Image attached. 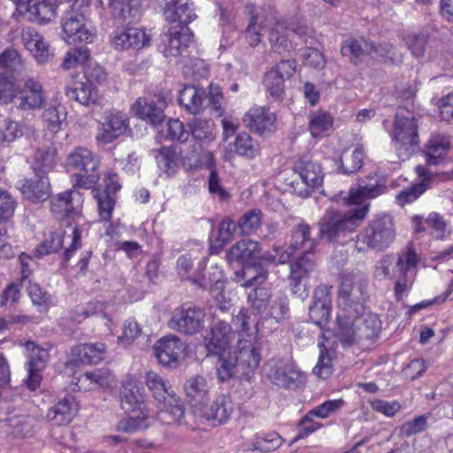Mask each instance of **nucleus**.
<instances>
[{"mask_svg":"<svg viewBox=\"0 0 453 453\" xmlns=\"http://www.w3.org/2000/svg\"><path fill=\"white\" fill-rule=\"evenodd\" d=\"M418 261L416 251L408 247L397 255L387 254L379 259L374 265L373 276L379 280L393 279L403 270L417 268Z\"/></svg>","mask_w":453,"mask_h":453,"instance_id":"1a4fd4ad","label":"nucleus"},{"mask_svg":"<svg viewBox=\"0 0 453 453\" xmlns=\"http://www.w3.org/2000/svg\"><path fill=\"white\" fill-rule=\"evenodd\" d=\"M316 262L313 253H302L289 265V287L293 295L304 300L309 296L307 280L314 271Z\"/></svg>","mask_w":453,"mask_h":453,"instance_id":"ddd939ff","label":"nucleus"},{"mask_svg":"<svg viewBox=\"0 0 453 453\" xmlns=\"http://www.w3.org/2000/svg\"><path fill=\"white\" fill-rule=\"evenodd\" d=\"M391 137L399 157H409L419 143L418 119L412 113L403 110L396 112Z\"/></svg>","mask_w":453,"mask_h":453,"instance_id":"0eeeda50","label":"nucleus"},{"mask_svg":"<svg viewBox=\"0 0 453 453\" xmlns=\"http://www.w3.org/2000/svg\"><path fill=\"white\" fill-rule=\"evenodd\" d=\"M67 164L75 170L89 173L98 170L100 161L88 149L77 147L68 155Z\"/></svg>","mask_w":453,"mask_h":453,"instance_id":"58836bf2","label":"nucleus"},{"mask_svg":"<svg viewBox=\"0 0 453 453\" xmlns=\"http://www.w3.org/2000/svg\"><path fill=\"white\" fill-rule=\"evenodd\" d=\"M150 36L145 30L137 27L117 29L111 36V42L116 50H140L149 45Z\"/></svg>","mask_w":453,"mask_h":453,"instance_id":"b1692460","label":"nucleus"},{"mask_svg":"<svg viewBox=\"0 0 453 453\" xmlns=\"http://www.w3.org/2000/svg\"><path fill=\"white\" fill-rule=\"evenodd\" d=\"M205 99L204 90L194 86H185L180 91L179 103L191 114H197L203 110Z\"/></svg>","mask_w":453,"mask_h":453,"instance_id":"79ce46f5","label":"nucleus"},{"mask_svg":"<svg viewBox=\"0 0 453 453\" xmlns=\"http://www.w3.org/2000/svg\"><path fill=\"white\" fill-rule=\"evenodd\" d=\"M16 10L25 19L45 24L57 15L58 0H12Z\"/></svg>","mask_w":453,"mask_h":453,"instance_id":"dca6fc26","label":"nucleus"},{"mask_svg":"<svg viewBox=\"0 0 453 453\" xmlns=\"http://www.w3.org/2000/svg\"><path fill=\"white\" fill-rule=\"evenodd\" d=\"M157 167L166 177L173 176L179 168L178 161L173 152L163 148L156 157Z\"/></svg>","mask_w":453,"mask_h":453,"instance_id":"0e129e2a","label":"nucleus"},{"mask_svg":"<svg viewBox=\"0 0 453 453\" xmlns=\"http://www.w3.org/2000/svg\"><path fill=\"white\" fill-rule=\"evenodd\" d=\"M112 375L108 369H96L86 372L76 380L75 385L79 390L90 391L96 388H107L112 381Z\"/></svg>","mask_w":453,"mask_h":453,"instance_id":"4c0bfd02","label":"nucleus"},{"mask_svg":"<svg viewBox=\"0 0 453 453\" xmlns=\"http://www.w3.org/2000/svg\"><path fill=\"white\" fill-rule=\"evenodd\" d=\"M158 133L162 137L169 140L186 142L189 132L184 128L183 123L179 119H169L165 125L161 122Z\"/></svg>","mask_w":453,"mask_h":453,"instance_id":"5fc2aeb1","label":"nucleus"},{"mask_svg":"<svg viewBox=\"0 0 453 453\" xmlns=\"http://www.w3.org/2000/svg\"><path fill=\"white\" fill-rule=\"evenodd\" d=\"M234 147L237 155L249 159L256 157L260 152L258 142L247 133H241L236 135Z\"/></svg>","mask_w":453,"mask_h":453,"instance_id":"603ef678","label":"nucleus"},{"mask_svg":"<svg viewBox=\"0 0 453 453\" xmlns=\"http://www.w3.org/2000/svg\"><path fill=\"white\" fill-rule=\"evenodd\" d=\"M451 142L449 135L434 134L430 136L424 146L423 155L427 165L442 164L449 152Z\"/></svg>","mask_w":453,"mask_h":453,"instance_id":"7c9ffc66","label":"nucleus"},{"mask_svg":"<svg viewBox=\"0 0 453 453\" xmlns=\"http://www.w3.org/2000/svg\"><path fill=\"white\" fill-rule=\"evenodd\" d=\"M90 56L87 47H77L67 51L64 57L61 66L65 70L84 65Z\"/></svg>","mask_w":453,"mask_h":453,"instance_id":"e2e57ef3","label":"nucleus"},{"mask_svg":"<svg viewBox=\"0 0 453 453\" xmlns=\"http://www.w3.org/2000/svg\"><path fill=\"white\" fill-rule=\"evenodd\" d=\"M233 356L240 375L254 372L261 361L260 349L251 339H240Z\"/></svg>","mask_w":453,"mask_h":453,"instance_id":"aec40b11","label":"nucleus"},{"mask_svg":"<svg viewBox=\"0 0 453 453\" xmlns=\"http://www.w3.org/2000/svg\"><path fill=\"white\" fill-rule=\"evenodd\" d=\"M162 7L165 19L171 23L188 26L196 18L189 0H163Z\"/></svg>","mask_w":453,"mask_h":453,"instance_id":"72a5a7b5","label":"nucleus"},{"mask_svg":"<svg viewBox=\"0 0 453 453\" xmlns=\"http://www.w3.org/2000/svg\"><path fill=\"white\" fill-rule=\"evenodd\" d=\"M217 356L219 357V360L216 368L219 380L226 381L235 375H240L237 364L230 351Z\"/></svg>","mask_w":453,"mask_h":453,"instance_id":"6e6d98bb","label":"nucleus"},{"mask_svg":"<svg viewBox=\"0 0 453 453\" xmlns=\"http://www.w3.org/2000/svg\"><path fill=\"white\" fill-rule=\"evenodd\" d=\"M58 162L55 147L48 146L38 149L34 157V171L35 173H45L52 170Z\"/></svg>","mask_w":453,"mask_h":453,"instance_id":"09e8293b","label":"nucleus"},{"mask_svg":"<svg viewBox=\"0 0 453 453\" xmlns=\"http://www.w3.org/2000/svg\"><path fill=\"white\" fill-rule=\"evenodd\" d=\"M70 234H67L66 230L58 228L52 232L48 238L44 240L35 250V256L42 257L50 253L58 251L64 243L65 237L71 240V243L68 248L65 250L64 260L65 262L73 256L74 252L81 248V231L78 228L77 224L75 226H67Z\"/></svg>","mask_w":453,"mask_h":453,"instance_id":"f8f14e48","label":"nucleus"},{"mask_svg":"<svg viewBox=\"0 0 453 453\" xmlns=\"http://www.w3.org/2000/svg\"><path fill=\"white\" fill-rule=\"evenodd\" d=\"M204 311L195 305H183L172 312L168 326L173 331L192 335L204 327Z\"/></svg>","mask_w":453,"mask_h":453,"instance_id":"4468645a","label":"nucleus"},{"mask_svg":"<svg viewBox=\"0 0 453 453\" xmlns=\"http://www.w3.org/2000/svg\"><path fill=\"white\" fill-rule=\"evenodd\" d=\"M6 432L14 436H27L31 433L32 419L26 416H13L4 420Z\"/></svg>","mask_w":453,"mask_h":453,"instance_id":"052dcab7","label":"nucleus"},{"mask_svg":"<svg viewBox=\"0 0 453 453\" xmlns=\"http://www.w3.org/2000/svg\"><path fill=\"white\" fill-rule=\"evenodd\" d=\"M293 170L309 188H318L323 183L324 173L320 165L307 157L298 159L295 163Z\"/></svg>","mask_w":453,"mask_h":453,"instance_id":"f704fd0d","label":"nucleus"},{"mask_svg":"<svg viewBox=\"0 0 453 453\" xmlns=\"http://www.w3.org/2000/svg\"><path fill=\"white\" fill-rule=\"evenodd\" d=\"M395 235L393 217L388 213H379L369 220L357 236L355 249L359 253H365L368 250L382 251L395 242Z\"/></svg>","mask_w":453,"mask_h":453,"instance_id":"39448f33","label":"nucleus"},{"mask_svg":"<svg viewBox=\"0 0 453 453\" xmlns=\"http://www.w3.org/2000/svg\"><path fill=\"white\" fill-rule=\"evenodd\" d=\"M366 280L360 273H348L342 279L338 293L340 311H352L357 315L364 314V302L366 296Z\"/></svg>","mask_w":453,"mask_h":453,"instance_id":"6e6552de","label":"nucleus"},{"mask_svg":"<svg viewBox=\"0 0 453 453\" xmlns=\"http://www.w3.org/2000/svg\"><path fill=\"white\" fill-rule=\"evenodd\" d=\"M167 105L166 99L161 96H155L154 99L139 97L132 105V111L138 118L149 120L153 126L160 125L165 119L164 110Z\"/></svg>","mask_w":453,"mask_h":453,"instance_id":"5701e85b","label":"nucleus"},{"mask_svg":"<svg viewBox=\"0 0 453 453\" xmlns=\"http://www.w3.org/2000/svg\"><path fill=\"white\" fill-rule=\"evenodd\" d=\"M129 126V119L123 112H116L109 115L105 122L102 123L96 140L102 144H108L123 135Z\"/></svg>","mask_w":453,"mask_h":453,"instance_id":"c85d7f7f","label":"nucleus"},{"mask_svg":"<svg viewBox=\"0 0 453 453\" xmlns=\"http://www.w3.org/2000/svg\"><path fill=\"white\" fill-rule=\"evenodd\" d=\"M415 270L416 268L403 270L395 277L394 291L396 300L403 299L411 291L415 280Z\"/></svg>","mask_w":453,"mask_h":453,"instance_id":"680f3d73","label":"nucleus"},{"mask_svg":"<svg viewBox=\"0 0 453 453\" xmlns=\"http://www.w3.org/2000/svg\"><path fill=\"white\" fill-rule=\"evenodd\" d=\"M19 190L27 199L33 203L44 201L50 193V180L46 175L35 173V178L20 181Z\"/></svg>","mask_w":453,"mask_h":453,"instance_id":"c9c22d12","label":"nucleus"},{"mask_svg":"<svg viewBox=\"0 0 453 453\" xmlns=\"http://www.w3.org/2000/svg\"><path fill=\"white\" fill-rule=\"evenodd\" d=\"M296 72V63L293 60H283L270 69L265 75L264 83L267 92L275 100H282L285 80Z\"/></svg>","mask_w":453,"mask_h":453,"instance_id":"6ab92c4d","label":"nucleus"},{"mask_svg":"<svg viewBox=\"0 0 453 453\" xmlns=\"http://www.w3.org/2000/svg\"><path fill=\"white\" fill-rule=\"evenodd\" d=\"M288 297L280 294L273 295L270 299L265 317L273 319L277 322H280L288 317Z\"/></svg>","mask_w":453,"mask_h":453,"instance_id":"13d9d810","label":"nucleus"},{"mask_svg":"<svg viewBox=\"0 0 453 453\" xmlns=\"http://www.w3.org/2000/svg\"><path fill=\"white\" fill-rule=\"evenodd\" d=\"M317 245L316 240L311 237L310 226L302 221L292 231L290 248L301 250L302 253H313Z\"/></svg>","mask_w":453,"mask_h":453,"instance_id":"c03bdc74","label":"nucleus"},{"mask_svg":"<svg viewBox=\"0 0 453 453\" xmlns=\"http://www.w3.org/2000/svg\"><path fill=\"white\" fill-rule=\"evenodd\" d=\"M46 100L47 92L38 79L27 77L20 84H16L12 103L19 110H40L44 106Z\"/></svg>","mask_w":453,"mask_h":453,"instance_id":"9d476101","label":"nucleus"},{"mask_svg":"<svg viewBox=\"0 0 453 453\" xmlns=\"http://www.w3.org/2000/svg\"><path fill=\"white\" fill-rule=\"evenodd\" d=\"M280 436L274 431L257 434L252 446L256 450L269 452L277 449L281 445Z\"/></svg>","mask_w":453,"mask_h":453,"instance_id":"69168bd1","label":"nucleus"},{"mask_svg":"<svg viewBox=\"0 0 453 453\" xmlns=\"http://www.w3.org/2000/svg\"><path fill=\"white\" fill-rule=\"evenodd\" d=\"M141 10L140 0H120L112 17L123 21H132L140 17Z\"/></svg>","mask_w":453,"mask_h":453,"instance_id":"4d7b16f0","label":"nucleus"},{"mask_svg":"<svg viewBox=\"0 0 453 453\" xmlns=\"http://www.w3.org/2000/svg\"><path fill=\"white\" fill-rule=\"evenodd\" d=\"M262 213L258 210H251L245 212L238 221L241 233L250 235L255 233L261 226Z\"/></svg>","mask_w":453,"mask_h":453,"instance_id":"774afa93","label":"nucleus"},{"mask_svg":"<svg viewBox=\"0 0 453 453\" xmlns=\"http://www.w3.org/2000/svg\"><path fill=\"white\" fill-rule=\"evenodd\" d=\"M120 395L121 408L129 417L119 424V429L132 433L147 428L153 415L147 408L140 387L134 381H126L122 384Z\"/></svg>","mask_w":453,"mask_h":453,"instance_id":"423d86ee","label":"nucleus"},{"mask_svg":"<svg viewBox=\"0 0 453 453\" xmlns=\"http://www.w3.org/2000/svg\"><path fill=\"white\" fill-rule=\"evenodd\" d=\"M417 174V181L410 188L401 191L396 196L397 203L403 206L418 199L430 187V183L434 179V173L426 169V166L418 165L415 168Z\"/></svg>","mask_w":453,"mask_h":453,"instance_id":"473e14b6","label":"nucleus"},{"mask_svg":"<svg viewBox=\"0 0 453 453\" xmlns=\"http://www.w3.org/2000/svg\"><path fill=\"white\" fill-rule=\"evenodd\" d=\"M144 383L157 402L159 411L157 418L163 424L180 422L185 414L184 405L176 395L172 386L158 373L153 371L146 372Z\"/></svg>","mask_w":453,"mask_h":453,"instance_id":"20e7f679","label":"nucleus"},{"mask_svg":"<svg viewBox=\"0 0 453 453\" xmlns=\"http://www.w3.org/2000/svg\"><path fill=\"white\" fill-rule=\"evenodd\" d=\"M105 346L102 342L86 343L74 347L72 355L81 364H97L104 358Z\"/></svg>","mask_w":453,"mask_h":453,"instance_id":"a18cd8bd","label":"nucleus"},{"mask_svg":"<svg viewBox=\"0 0 453 453\" xmlns=\"http://www.w3.org/2000/svg\"><path fill=\"white\" fill-rule=\"evenodd\" d=\"M263 372L273 384L283 388H296L304 380V375L294 364L279 358L269 359Z\"/></svg>","mask_w":453,"mask_h":453,"instance_id":"9b49d317","label":"nucleus"},{"mask_svg":"<svg viewBox=\"0 0 453 453\" xmlns=\"http://www.w3.org/2000/svg\"><path fill=\"white\" fill-rule=\"evenodd\" d=\"M235 338L232 326L225 321H219L211 327L210 336L204 339L206 349L209 354L222 355L230 351Z\"/></svg>","mask_w":453,"mask_h":453,"instance_id":"412c9836","label":"nucleus"},{"mask_svg":"<svg viewBox=\"0 0 453 453\" xmlns=\"http://www.w3.org/2000/svg\"><path fill=\"white\" fill-rule=\"evenodd\" d=\"M191 33L188 26L173 24L162 36V52L165 57H177L188 47Z\"/></svg>","mask_w":453,"mask_h":453,"instance_id":"4be33fe9","label":"nucleus"},{"mask_svg":"<svg viewBox=\"0 0 453 453\" xmlns=\"http://www.w3.org/2000/svg\"><path fill=\"white\" fill-rule=\"evenodd\" d=\"M78 412V404L73 398L59 400L54 406L49 409L47 418L54 426L69 424Z\"/></svg>","mask_w":453,"mask_h":453,"instance_id":"e433bc0d","label":"nucleus"},{"mask_svg":"<svg viewBox=\"0 0 453 453\" xmlns=\"http://www.w3.org/2000/svg\"><path fill=\"white\" fill-rule=\"evenodd\" d=\"M336 337L343 346H351L363 339V329L360 326V315L352 311L337 314Z\"/></svg>","mask_w":453,"mask_h":453,"instance_id":"a211bd4d","label":"nucleus"},{"mask_svg":"<svg viewBox=\"0 0 453 453\" xmlns=\"http://www.w3.org/2000/svg\"><path fill=\"white\" fill-rule=\"evenodd\" d=\"M243 122L250 130L265 134L276 129V116L269 110L255 106L250 108L243 118Z\"/></svg>","mask_w":453,"mask_h":453,"instance_id":"c756f323","label":"nucleus"},{"mask_svg":"<svg viewBox=\"0 0 453 453\" xmlns=\"http://www.w3.org/2000/svg\"><path fill=\"white\" fill-rule=\"evenodd\" d=\"M94 197L96 200L98 216L101 221H109L111 218L115 206V198L109 193H101L99 190H94Z\"/></svg>","mask_w":453,"mask_h":453,"instance_id":"338daca9","label":"nucleus"},{"mask_svg":"<svg viewBox=\"0 0 453 453\" xmlns=\"http://www.w3.org/2000/svg\"><path fill=\"white\" fill-rule=\"evenodd\" d=\"M334 118L323 110L311 111L309 115V131L313 137L326 135L333 128Z\"/></svg>","mask_w":453,"mask_h":453,"instance_id":"49530a36","label":"nucleus"},{"mask_svg":"<svg viewBox=\"0 0 453 453\" xmlns=\"http://www.w3.org/2000/svg\"><path fill=\"white\" fill-rule=\"evenodd\" d=\"M67 4L60 20L61 38L68 44L93 42L96 29L88 18L90 0H68Z\"/></svg>","mask_w":453,"mask_h":453,"instance_id":"7ed1b4c3","label":"nucleus"},{"mask_svg":"<svg viewBox=\"0 0 453 453\" xmlns=\"http://www.w3.org/2000/svg\"><path fill=\"white\" fill-rule=\"evenodd\" d=\"M28 362L27 377L25 380L27 387L35 391L39 388L42 381V371L46 367L50 359L49 350L35 344L34 342L26 343Z\"/></svg>","mask_w":453,"mask_h":453,"instance_id":"f3484780","label":"nucleus"},{"mask_svg":"<svg viewBox=\"0 0 453 453\" xmlns=\"http://www.w3.org/2000/svg\"><path fill=\"white\" fill-rule=\"evenodd\" d=\"M331 313V295L326 286H319L314 291L312 304L310 307L311 320L323 329L328 323Z\"/></svg>","mask_w":453,"mask_h":453,"instance_id":"cd10ccee","label":"nucleus"},{"mask_svg":"<svg viewBox=\"0 0 453 453\" xmlns=\"http://www.w3.org/2000/svg\"><path fill=\"white\" fill-rule=\"evenodd\" d=\"M234 410L231 398L226 395H219L210 406L204 404L196 416L211 421L216 426L226 423L230 418Z\"/></svg>","mask_w":453,"mask_h":453,"instance_id":"a878e982","label":"nucleus"},{"mask_svg":"<svg viewBox=\"0 0 453 453\" xmlns=\"http://www.w3.org/2000/svg\"><path fill=\"white\" fill-rule=\"evenodd\" d=\"M259 244L250 239H244L234 246L227 252V259L231 262L237 261L241 264L250 262L257 257Z\"/></svg>","mask_w":453,"mask_h":453,"instance_id":"37998d69","label":"nucleus"},{"mask_svg":"<svg viewBox=\"0 0 453 453\" xmlns=\"http://www.w3.org/2000/svg\"><path fill=\"white\" fill-rule=\"evenodd\" d=\"M21 41L26 50L32 54L38 64H45L52 58L53 52L50 44L35 28L27 27L23 29Z\"/></svg>","mask_w":453,"mask_h":453,"instance_id":"393cba45","label":"nucleus"},{"mask_svg":"<svg viewBox=\"0 0 453 453\" xmlns=\"http://www.w3.org/2000/svg\"><path fill=\"white\" fill-rule=\"evenodd\" d=\"M83 195L79 190L69 189L53 196L50 200V211L61 220H79L81 218Z\"/></svg>","mask_w":453,"mask_h":453,"instance_id":"2eb2a0df","label":"nucleus"},{"mask_svg":"<svg viewBox=\"0 0 453 453\" xmlns=\"http://www.w3.org/2000/svg\"><path fill=\"white\" fill-rule=\"evenodd\" d=\"M363 159L364 151L361 147H357L351 151L344 150L340 158L342 173L351 174L357 172L362 166Z\"/></svg>","mask_w":453,"mask_h":453,"instance_id":"864d4df0","label":"nucleus"},{"mask_svg":"<svg viewBox=\"0 0 453 453\" xmlns=\"http://www.w3.org/2000/svg\"><path fill=\"white\" fill-rule=\"evenodd\" d=\"M185 346L175 335L160 339L155 346V354L159 363L165 366H174L183 354Z\"/></svg>","mask_w":453,"mask_h":453,"instance_id":"2f4dec72","label":"nucleus"},{"mask_svg":"<svg viewBox=\"0 0 453 453\" xmlns=\"http://www.w3.org/2000/svg\"><path fill=\"white\" fill-rule=\"evenodd\" d=\"M186 399L196 415L207 404L210 399V387L206 379L201 375L190 377L184 384Z\"/></svg>","mask_w":453,"mask_h":453,"instance_id":"bb28decb","label":"nucleus"},{"mask_svg":"<svg viewBox=\"0 0 453 453\" xmlns=\"http://www.w3.org/2000/svg\"><path fill=\"white\" fill-rule=\"evenodd\" d=\"M262 30L269 32V41L273 50L279 53L289 52L298 42L296 38L306 42L311 36V31L303 22L292 20L289 23L280 20L274 10L261 12L251 17L245 31V38L250 46L257 45L263 35Z\"/></svg>","mask_w":453,"mask_h":453,"instance_id":"f03ea898","label":"nucleus"},{"mask_svg":"<svg viewBox=\"0 0 453 453\" xmlns=\"http://www.w3.org/2000/svg\"><path fill=\"white\" fill-rule=\"evenodd\" d=\"M374 44L364 39H346L341 49L343 57H347L355 65L362 62L366 56L372 55Z\"/></svg>","mask_w":453,"mask_h":453,"instance_id":"ea45409f","label":"nucleus"},{"mask_svg":"<svg viewBox=\"0 0 453 453\" xmlns=\"http://www.w3.org/2000/svg\"><path fill=\"white\" fill-rule=\"evenodd\" d=\"M68 95L83 105H89L97 100V92L92 82L86 77L74 82Z\"/></svg>","mask_w":453,"mask_h":453,"instance_id":"8fccbe9b","label":"nucleus"},{"mask_svg":"<svg viewBox=\"0 0 453 453\" xmlns=\"http://www.w3.org/2000/svg\"><path fill=\"white\" fill-rule=\"evenodd\" d=\"M27 130L28 127L25 123L7 119L0 127V138L4 142H12L27 134Z\"/></svg>","mask_w":453,"mask_h":453,"instance_id":"bf43d9fd","label":"nucleus"},{"mask_svg":"<svg viewBox=\"0 0 453 453\" xmlns=\"http://www.w3.org/2000/svg\"><path fill=\"white\" fill-rule=\"evenodd\" d=\"M27 293L33 304L37 307L40 312H46L57 304L55 297L44 291L35 282L29 281Z\"/></svg>","mask_w":453,"mask_h":453,"instance_id":"3c124183","label":"nucleus"},{"mask_svg":"<svg viewBox=\"0 0 453 453\" xmlns=\"http://www.w3.org/2000/svg\"><path fill=\"white\" fill-rule=\"evenodd\" d=\"M192 282L200 288L209 290L211 294H214V291L224 289L226 278L222 267L216 264L210 267L207 275H194Z\"/></svg>","mask_w":453,"mask_h":453,"instance_id":"a19ab883","label":"nucleus"},{"mask_svg":"<svg viewBox=\"0 0 453 453\" xmlns=\"http://www.w3.org/2000/svg\"><path fill=\"white\" fill-rule=\"evenodd\" d=\"M188 132L193 138L204 143H210L215 140V124L211 119H193L188 123Z\"/></svg>","mask_w":453,"mask_h":453,"instance_id":"de8ad7c7","label":"nucleus"},{"mask_svg":"<svg viewBox=\"0 0 453 453\" xmlns=\"http://www.w3.org/2000/svg\"><path fill=\"white\" fill-rule=\"evenodd\" d=\"M386 187L376 175L360 179L356 187L350 188L349 196L339 197L337 203L349 207L346 211H338L331 206L326 210L319 222V235L331 242H341L349 233L354 232L369 211L368 200L383 194Z\"/></svg>","mask_w":453,"mask_h":453,"instance_id":"f257e3e1","label":"nucleus"}]
</instances>
